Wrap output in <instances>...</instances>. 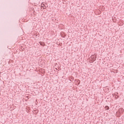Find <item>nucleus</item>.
Returning <instances> with one entry per match:
<instances>
[{"instance_id": "f257e3e1", "label": "nucleus", "mask_w": 124, "mask_h": 124, "mask_svg": "<svg viewBox=\"0 0 124 124\" xmlns=\"http://www.w3.org/2000/svg\"><path fill=\"white\" fill-rule=\"evenodd\" d=\"M90 58L91 59L90 62H93L96 61V58H97V56L96 55L94 54L93 55H92Z\"/></svg>"}, {"instance_id": "f03ea898", "label": "nucleus", "mask_w": 124, "mask_h": 124, "mask_svg": "<svg viewBox=\"0 0 124 124\" xmlns=\"http://www.w3.org/2000/svg\"><path fill=\"white\" fill-rule=\"evenodd\" d=\"M119 93H115L114 94H113V96L116 98V99H118L119 97H120V96L118 95Z\"/></svg>"}, {"instance_id": "7ed1b4c3", "label": "nucleus", "mask_w": 124, "mask_h": 124, "mask_svg": "<svg viewBox=\"0 0 124 124\" xmlns=\"http://www.w3.org/2000/svg\"><path fill=\"white\" fill-rule=\"evenodd\" d=\"M39 44L41 46H45V43H44V42H39Z\"/></svg>"}, {"instance_id": "20e7f679", "label": "nucleus", "mask_w": 124, "mask_h": 124, "mask_svg": "<svg viewBox=\"0 0 124 124\" xmlns=\"http://www.w3.org/2000/svg\"><path fill=\"white\" fill-rule=\"evenodd\" d=\"M69 79L71 82H72V81H73V80H74V78L73 77H71L69 78Z\"/></svg>"}, {"instance_id": "39448f33", "label": "nucleus", "mask_w": 124, "mask_h": 124, "mask_svg": "<svg viewBox=\"0 0 124 124\" xmlns=\"http://www.w3.org/2000/svg\"><path fill=\"white\" fill-rule=\"evenodd\" d=\"M75 82H76V81H78V85H80V83L81 82V81H80V80H79V79H75Z\"/></svg>"}, {"instance_id": "423d86ee", "label": "nucleus", "mask_w": 124, "mask_h": 124, "mask_svg": "<svg viewBox=\"0 0 124 124\" xmlns=\"http://www.w3.org/2000/svg\"><path fill=\"white\" fill-rule=\"evenodd\" d=\"M105 109H106V110H109L110 109V108H109V106H106L105 107Z\"/></svg>"}, {"instance_id": "0eeeda50", "label": "nucleus", "mask_w": 124, "mask_h": 124, "mask_svg": "<svg viewBox=\"0 0 124 124\" xmlns=\"http://www.w3.org/2000/svg\"><path fill=\"white\" fill-rule=\"evenodd\" d=\"M41 5H42V7H45V6H45V4L43 3H42Z\"/></svg>"}, {"instance_id": "6e6552de", "label": "nucleus", "mask_w": 124, "mask_h": 124, "mask_svg": "<svg viewBox=\"0 0 124 124\" xmlns=\"http://www.w3.org/2000/svg\"><path fill=\"white\" fill-rule=\"evenodd\" d=\"M35 36H37V37H39V33L36 34Z\"/></svg>"}, {"instance_id": "1a4fd4ad", "label": "nucleus", "mask_w": 124, "mask_h": 124, "mask_svg": "<svg viewBox=\"0 0 124 124\" xmlns=\"http://www.w3.org/2000/svg\"><path fill=\"white\" fill-rule=\"evenodd\" d=\"M34 112H35L36 114H37L38 113V111H37V110H34Z\"/></svg>"}, {"instance_id": "9d476101", "label": "nucleus", "mask_w": 124, "mask_h": 124, "mask_svg": "<svg viewBox=\"0 0 124 124\" xmlns=\"http://www.w3.org/2000/svg\"><path fill=\"white\" fill-rule=\"evenodd\" d=\"M121 111L122 112V113H123V112H124V110L123 108H121Z\"/></svg>"}, {"instance_id": "9b49d317", "label": "nucleus", "mask_w": 124, "mask_h": 124, "mask_svg": "<svg viewBox=\"0 0 124 124\" xmlns=\"http://www.w3.org/2000/svg\"><path fill=\"white\" fill-rule=\"evenodd\" d=\"M43 9H46V6L44 7H43Z\"/></svg>"}, {"instance_id": "f8f14e48", "label": "nucleus", "mask_w": 124, "mask_h": 124, "mask_svg": "<svg viewBox=\"0 0 124 124\" xmlns=\"http://www.w3.org/2000/svg\"><path fill=\"white\" fill-rule=\"evenodd\" d=\"M55 22H56V23H58V20L57 19H55Z\"/></svg>"}, {"instance_id": "ddd939ff", "label": "nucleus", "mask_w": 124, "mask_h": 124, "mask_svg": "<svg viewBox=\"0 0 124 124\" xmlns=\"http://www.w3.org/2000/svg\"><path fill=\"white\" fill-rule=\"evenodd\" d=\"M78 81H75V83H78Z\"/></svg>"}, {"instance_id": "4468645a", "label": "nucleus", "mask_w": 124, "mask_h": 124, "mask_svg": "<svg viewBox=\"0 0 124 124\" xmlns=\"http://www.w3.org/2000/svg\"><path fill=\"white\" fill-rule=\"evenodd\" d=\"M63 37H64V36H63Z\"/></svg>"}]
</instances>
